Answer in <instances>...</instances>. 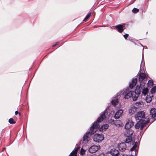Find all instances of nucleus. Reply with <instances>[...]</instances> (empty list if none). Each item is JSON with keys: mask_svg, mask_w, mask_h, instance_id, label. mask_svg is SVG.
Listing matches in <instances>:
<instances>
[{"mask_svg": "<svg viewBox=\"0 0 156 156\" xmlns=\"http://www.w3.org/2000/svg\"><path fill=\"white\" fill-rule=\"evenodd\" d=\"M123 111L122 109L118 110L115 113L114 116V118L116 119H118L122 116Z\"/></svg>", "mask_w": 156, "mask_h": 156, "instance_id": "ddd939ff", "label": "nucleus"}, {"mask_svg": "<svg viewBox=\"0 0 156 156\" xmlns=\"http://www.w3.org/2000/svg\"><path fill=\"white\" fill-rule=\"evenodd\" d=\"M115 28L120 33L122 32L125 28V24L122 25H119L115 26Z\"/></svg>", "mask_w": 156, "mask_h": 156, "instance_id": "9b49d317", "label": "nucleus"}, {"mask_svg": "<svg viewBox=\"0 0 156 156\" xmlns=\"http://www.w3.org/2000/svg\"><path fill=\"white\" fill-rule=\"evenodd\" d=\"M104 139V135L103 134L96 133L94 135L93 137L94 140L96 142H100Z\"/></svg>", "mask_w": 156, "mask_h": 156, "instance_id": "7ed1b4c3", "label": "nucleus"}, {"mask_svg": "<svg viewBox=\"0 0 156 156\" xmlns=\"http://www.w3.org/2000/svg\"><path fill=\"white\" fill-rule=\"evenodd\" d=\"M108 126H109L107 124H105L103 125L100 128V130L101 131H105L108 128Z\"/></svg>", "mask_w": 156, "mask_h": 156, "instance_id": "6ab92c4d", "label": "nucleus"}, {"mask_svg": "<svg viewBox=\"0 0 156 156\" xmlns=\"http://www.w3.org/2000/svg\"><path fill=\"white\" fill-rule=\"evenodd\" d=\"M151 117L154 120H156V109L154 108H152L150 110Z\"/></svg>", "mask_w": 156, "mask_h": 156, "instance_id": "1a4fd4ad", "label": "nucleus"}, {"mask_svg": "<svg viewBox=\"0 0 156 156\" xmlns=\"http://www.w3.org/2000/svg\"><path fill=\"white\" fill-rule=\"evenodd\" d=\"M9 122L10 124H14L16 122L14 119L12 118L9 119Z\"/></svg>", "mask_w": 156, "mask_h": 156, "instance_id": "c85d7f7f", "label": "nucleus"}, {"mask_svg": "<svg viewBox=\"0 0 156 156\" xmlns=\"http://www.w3.org/2000/svg\"><path fill=\"white\" fill-rule=\"evenodd\" d=\"M58 42H56L55 44H54L53 46V47H54V46H55L56 45H57L58 44Z\"/></svg>", "mask_w": 156, "mask_h": 156, "instance_id": "473e14b6", "label": "nucleus"}, {"mask_svg": "<svg viewBox=\"0 0 156 156\" xmlns=\"http://www.w3.org/2000/svg\"><path fill=\"white\" fill-rule=\"evenodd\" d=\"M106 118L105 112H102L101 113L100 116L98 118L97 121L94 122V124L91 127L90 131L84 135L83 140L84 143H87L90 140V138L88 136L89 133H90V135H92L95 133L100 127V126L99 124V123L102 121L104 119Z\"/></svg>", "mask_w": 156, "mask_h": 156, "instance_id": "f257e3e1", "label": "nucleus"}, {"mask_svg": "<svg viewBox=\"0 0 156 156\" xmlns=\"http://www.w3.org/2000/svg\"><path fill=\"white\" fill-rule=\"evenodd\" d=\"M85 150L83 149V148H82L81 149L80 153V154L82 155H83L85 154Z\"/></svg>", "mask_w": 156, "mask_h": 156, "instance_id": "7c9ffc66", "label": "nucleus"}, {"mask_svg": "<svg viewBox=\"0 0 156 156\" xmlns=\"http://www.w3.org/2000/svg\"><path fill=\"white\" fill-rule=\"evenodd\" d=\"M134 94V92L131 91H129L128 90H126L124 91L123 94L125 96V99H128L132 97Z\"/></svg>", "mask_w": 156, "mask_h": 156, "instance_id": "423d86ee", "label": "nucleus"}, {"mask_svg": "<svg viewBox=\"0 0 156 156\" xmlns=\"http://www.w3.org/2000/svg\"><path fill=\"white\" fill-rule=\"evenodd\" d=\"M140 94H137V93H135V92H134V94H133V96H132L133 100V101H136L139 95Z\"/></svg>", "mask_w": 156, "mask_h": 156, "instance_id": "aec40b11", "label": "nucleus"}, {"mask_svg": "<svg viewBox=\"0 0 156 156\" xmlns=\"http://www.w3.org/2000/svg\"><path fill=\"white\" fill-rule=\"evenodd\" d=\"M156 91V86L153 87L151 90V95H153L154 93Z\"/></svg>", "mask_w": 156, "mask_h": 156, "instance_id": "a878e982", "label": "nucleus"}, {"mask_svg": "<svg viewBox=\"0 0 156 156\" xmlns=\"http://www.w3.org/2000/svg\"><path fill=\"white\" fill-rule=\"evenodd\" d=\"M128 36H129L128 34H125L123 35V36L125 39H126Z\"/></svg>", "mask_w": 156, "mask_h": 156, "instance_id": "2f4dec72", "label": "nucleus"}, {"mask_svg": "<svg viewBox=\"0 0 156 156\" xmlns=\"http://www.w3.org/2000/svg\"><path fill=\"white\" fill-rule=\"evenodd\" d=\"M140 86H137L136 87L135 92V93L140 94Z\"/></svg>", "mask_w": 156, "mask_h": 156, "instance_id": "5701e85b", "label": "nucleus"}, {"mask_svg": "<svg viewBox=\"0 0 156 156\" xmlns=\"http://www.w3.org/2000/svg\"><path fill=\"white\" fill-rule=\"evenodd\" d=\"M80 148V147L77 146H76L74 150L70 154V155L71 156H77L76 154Z\"/></svg>", "mask_w": 156, "mask_h": 156, "instance_id": "f3484780", "label": "nucleus"}, {"mask_svg": "<svg viewBox=\"0 0 156 156\" xmlns=\"http://www.w3.org/2000/svg\"><path fill=\"white\" fill-rule=\"evenodd\" d=\"M153 96V95L151 94L149 97L148 96H147L146 98L147 102H149L151 101L152 99V97Z\"/></svg>", "mask_w": 156, "mask_h": 156, "instance_id": "4be33fe9", "label": "nucleus"}, {"mask_svg": "<svg viewBox=\"0 0 156 156\" xmlns=\"http://www.w3.org/2000/svg\"><path fill=\"white\" fill-rule=\"evenodd\" d=\"M137 122L136 125L135 127L136 129L140 128V130H142L145 124L146 123V122L145 121H137Z\"/></svg>", "mask_w": 156, "mask_h": 156, "instance_id": "39448f33", "label": "nucleus"}, {"mask_svg": "<svg viewBox=\"0 0 156 156\" xmlns=\"http://www.w3.org/2000/svg\"><path fill=\"white\" fill-rule=\"evenodd\" d=\"M18 113V112L17 111H16L15 112V115H17Z\"/></svg>", "mask_w": 156, "mask_h": 156, "instance_id": "72a5a7b5", "label": "nucleus"}, {"mask_svg": "<svg viewBox=\"0 0 156 156\" xmlns=\"http://www.w3.org/2000/svg\"><path fill=\"white\" fill-rule=\"evenodd\" d=\"M111 154H107L106 156H111Z\"/></svg>", "mask_w": 156, "mask_h": 156, "instance_id": "f704fd0d", "label": "nucleus"}, {"mask_svg": "<svg viewBox=\"0 0 156 156\" xmlns=\"http://www.w3.org/2000/svg\"><path fill=\"white\" fill-rule=\"evenodd\" d=\"M139 80L140 83L141 85H143L144 86L145 84V83H142V84H141V82L143 81V80H144L146 79V76L145 73H140H140L139 74Z\"/></svg>", "mask_w": 156, "mask_h": 156, "instance_id": "6e6552de", "label": "nucleus"}, {"mask_svg": "<svg viewBox=\"0 0 156 156\" xmlns=\"http://www.w3.org/2000/svg\"><path fill=\"white\" fill-rule=\"evenodd\" d=\"M132 11L133 13H136L139 11V9L137 8H134L133 9Z\"/></svg>", "mask_w": 156, "mask_h": 156, "instance_id": "cd10ccee", "label": "nucleus"}, {"mask_svg": "<svg viewBox=\"0 0 156 156\" xmlns=\"http://www.w3.org/2000/svg\"><path fill=\"white\" fill-rule=\"evenodd\" d=\"M87 20H83V21H84L85 22H86L87 21Z\"/></svg>", "mask_w": 156, "mask_h": 156, "instance_id": "c9c22d12", "label": "nucleus"}, {"mask_svg": "<svg viewBox=\"0 0 156 156\" xmlns=\"http://www.w3.org/2000/svg\"><path fill=\"white\" fill-rule=\"evenodd\" d=\"M145 112L143 111L137 112L135 116V119L136 121H145L144 119L145 118Z\"/></svg>", "mask_w": 156, "mask_h": 156, "instance_id": "f03ea898", "label": "nucleus"}, {"mask_svg": "<svg viewBox=\"0 0 156 156\" xmlns=\"http://www.w3.org/2000/svg\"><path fill=\"white\" fill-rule=\"evenodd\" d=\"M118 147L120 151H124L126 149V146L125 143H122L118 144Z\"/></svg>", "mask_w": 156, "mask_h": 156, "instance_id": "9d476101", "label": "nucleus"}, {"mask_svg": "<svg viewBox=\"0 0 156 156\" xmlns=\"http://www.w3.org/2000/svg\"><path fill=\"white\" fill-rule=\"evenodd\" d=\"M137 79L136 78L133 79L131 82L130 83L129 87L131 89L133 88L135 86L136 83L137 82Z\"/></svg>", "mask_w": 156, "mask_h": 156, "instance_id": "a211bd4d", "label": "nucleus"}, {"mask_svg": "<svg viewBox=\"0 0 156 156\" xmlns=\"http://www.w3.org/2000/svg\"><path fill=\"white\" fill-rule=\"evenodd\" d=\"M91 14V13L90 12L89 13H88L87 16H86V17L84 18V20H87L88 19H89L90 17V16Z\"/></svg>", "mask_w": 156, "mask_h": 156, "instance_id": "c756f323", "label": "nucleus"}, {"mask_svg": "<svg viewBox=\"0 0 156 156\" xmlns=\"http://www.w3.org/2000/svg\"><path fill=\"white\" fill-rule=\"evenodd\" d=\"M124 132V135L126 136H131L133 133V131L132 129H126Z\"/></svg>", "mask_w": 156, "mask_h": 156, "instance_id": "dca6fc26", "label": "nucleus"}, {"mask_svg": "<svg viewBox=\"0 0 156 156\" xmlns=\"http://www.w3.org/2000/svg\"><path fill=\"white\" fill-rule=\"evenodd\" d=\"M100 146L93 145L91 146L89 149V152L91 153H93L96 152L100 149Z\"/></svg>", "mask_w": 156, "mask_h": 156, "instance_id": "0eeeda50", "label": "nucleus"}, {"mask_svg": "<svg viewBox=\"0 0 156 156\" xmlns=\"http://www.w3.org/2000/svg\"><path fill=\"white\" fill-rule=\"evenodd\" d=\"M137 144L138 143L137 142H136L133 147L131 149L130 151L132 152L131 155L128 156L127 154H123L122 156H133L134 155H135L136 154L138 149Z\"/></svg>", "mask_w": 156, "mask_h": 156, "instance_id": "20e7f679", "label": "nucleus"}, {"mask_svg": "<svg viewBox=\"0 0 156 156\" xmlns=\"http://www.w3.org/2000/svg\"><path fill=\"white\" fill-rule=\"evenodd\" d=\"M137 109V108L135 106H132L129 109V113L130 115H133L136 111Z\"/></svg>", "mask_w": 156, "mask_h": 156, "instance_id": "4468645a", "label": "nucleus"}, {"mask_svg": "<svg viewBox=\"0 0 156 156\" xmlns=\"http://www.w3.org/2000/svg\"><path fill=\"white\" fill-rule=\"evenodd\" d=\"M134 125L133 122L131 120H128L125 126V128L126 129H129Z\"/></svg>", "mask_w": 156, "mask_h": 156, "instance_id": "f8f14e48", "label": "nucleus"}, {"mask_svg": "<svg viewBox=\"0 0 156 156\" xmlns=\"http://www.w3.org/2000/svg\"><path fill=\"white\" fill-rule=\"evenodd\" d=\"M110 153L111 154L115 156H118L119 154V151L114 148L111 150L110 151Z\"/></svg>", "mask_w": 156, "mask_h": 156, "instance_id": "2eb2a0df", "label": "nucleus"}, {"mask_svg": "<svg viewBox=\"0 0 156 156\" xmlns=\"http://www.w3.org/2000/svg\"><path fill=\"white\" fill-rule=\"evenodd\" d=\"M111 102L112 104L113 105L114 107H116L117 105L119 104L118 100L117 99L113 100Z\"/></svg>", "mask_w": 156, "mask_h": 156, "instance_id": "412c9836", "label": "nucleus"}, {"mask_svg": "<svg viewBox=\"0 0 156 156\" xmlns=\"http://www.w3.org/2000/svg\"><path fill=\"white\" fill-rule=\"evenodd\" d=\"M153 84V82L152 80H149L148 81L147 85L148 87H151L152 86Z\"/></svg>", "mask_w": 156, "mask_h": 156, "instance_id": "bb28decb", "label": "nucleus"}, {"mask_svg": "<svg viewBox=\"0 0 156 156\" xmlns=\"http://www.w3.org/2000/svg\"><path fill=\"white\" fill-rule=\"evenodd\" d=\"M148 89L147 88H144L143 89L142 93L144 96L146 95L147 93Z\"/></svg>", "mask_w": 156, "mask_h": 156, "instance_id": "b1692460", "label": "nucleus"}, {"mask_svg": "<svg viewBox=\"0 0 156 156\" xmlns=\"http://www.w3.org/2000/svg\"><path fill=\"white\" fill-rule=\"evenodd\" d=\"M126 137L127 138L126 139V143H129L131 142L132 140L131 136Z\"/></svg>", "mask_w": 156, "mask_h": 156, "instance_id": "393cba45", "label": "nucleus"}]
</instances>
